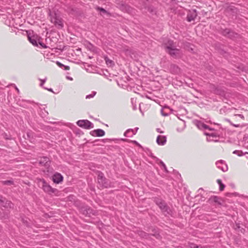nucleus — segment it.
<instances>
[{
  "instance_id": "f257e3e1",
  "label": "nucleus",
  "mask_w": 248,
  "mask_h": 248,
  "mask_svg": "<svg viewBox=\"0 0 248 248\" xmlns=\"http://www.w3.org/2000/svg\"><path fill=\"white\" fill-rule=\"evenodd\" d=\"M164 46L166 51L173 58L177 59L182 57V51L176 48L173 41L168 40L167 42H164Z\"/></svg>"
},
{
  "instance_id": "f03ea898",
  "label": "nucleus",
  "mask_w": 248,
  "mask_h": 248,
  "mask_svg": "<svg viewBox=\"0 0 248 248\" xmlns=\"http://www.w3.org/2000/svg\"><path fill=\"white\" fill-rule=\"evenodd\" d=\"M37 181L39 187L43 189L45 192L50 195L56 194L58 192L57 189L52 188L44 179L37 178Z\"/></svg>"
},
{
  "instance_id": "7ed1b4c3",
  "label": "nucleus",
  "mask_w": 248,
  "mask_h": 248,
  "mask_svg": "<svg viewBox=\"0 0 248 248\" xmlns=\"http://www.w3.org/2000/svg\"><path fill=\"white\" fill-rule=\"evenodd\" d=\"M165 216L171 214L172 211L166 202L161 199L155 198L154 200Z\"/></svg>"
},
{
  "instance_id": "20e7f679",
  "label": "nucleus",
  "mask_w": 248,
  "mask_h": 248,
  "mask_svg": "<svg viewBox=\"0 0 248 248\" xmlns=\"http://www.w3.org/2000/svg\"><path fill=\"white\" fill-rule=\"evenodd\" d=\"M97 181L98 184L102 187L107 188L110 186L108 180L104 176V174L101 171L98 172Z\"/></svg>"
},
{
  "instance_id": "39448f33",
  "label": "nucleus",
  "mask_w": 248,
  "mask_h": 248,
  "mask_svg": "<svg viewBox=\"0 0 248 248\" xmlns=\"http://www.w3.org/2000/svg\"><path fill=\"white\" fill-rule=\"evenodd\" d=\"M77 124L80 127L89 129L93 127V124L88 120H79L77 122Z\"/></svg>"
},
{
  "instance_id": "423d86ee",
  "label": "nucleus",
  "mask_w": 248,
  "mask_h": 248,
  "mask_svg": "<svg viewBox=\"0 0 248 248\" xmlns=\"http://www.w3.org/2000/svg\"><path fill=\"white\" fill-rule=\"evenodd\" d=\"M197 11L196 9L189 10L187 14V21L188 22L194 21L197 16Z\"/></svg>"
},
{
  "instance_id": "0eeeda50",
  "label": "nucleus",
  "mask_w": 248,
  "mask_h": 248,
  "mask_svg": "<svg viewBox=\"0 0 248 248\" xmlns=\"http://www.w3.org/2000/svg\"><path fill=\"white\" fill-rule=\"evenodd\" d=\"M39 163L42 166L48 168L50 166V160L46 156H43L40 158Z\"/></svg>"
},
{
  "instance_id": "6e6552de",
  "label": "nucleus",
  "mask_w": 248,
  "mask_h": 248,
  "mask_svg": "<svg viewBox=\"0 0 248 248\" xmlns=\"http://www.w3.org/2000/svg\"><path fill=\"white\" fill-rule=\"evenodd\" d=\"M216 165L218 169L221 170L224 172H225L228 170L227 165L222 160L217 161L216 162Z\"/></svg>"
},
{
  "instance_id": "1a4fd4ad",
  "label": "nucleus",
  "mask_w": 248,
  "mask_h": 248,
  "mask_svg": "<svg viewBox=\"0 0 248 248\" xmlns=\"http://www.w3.org/2000/svg\"><path fill=\"white\" fill-rule=\"evenodd\" d=\"M93 136L102 137L105 135V131L101 129H97L90 132Z\"/></svg>"
},
{
  "instance_id": "9d476101",
  "label": "nucleus",
  "mask_w": 248,
  "mask_h": 248,
  "mask_svg": "<svg viewBox=\"0 0 248 248\" xmlns=\"http://www.w3.org/2000/svg\"><path fill=\"white\" fill-rule=\"evenodd\" d=\"M225 12L227 14L233 15L237 13V9L233 6L230 5L226 8Z\"/></svg>"
},
{
  "instance_id": "9b49d317",
  "label": "nucleus",
  "mask_w": 248,
  "mask_h": 248,
  "mask_svg": "<svg viewBox=\"0 0 248 248\" xmlns=\"http://www.w3.org/2000/svg\"><path fill=\"white\" fill-rule=\"evenodd\" d=\"M63 180V176L59 173H56L53 176V181L54 183L59 184Z\"/></svg>"
},
{
  "instance_id": "f8f14e48",
  "label": "nucleus",
  "mask_w": 248,
  "mask_h": 248,
  "mask_svg": "<svg viewBox=\"0 0 248 248\" xmlns=\"http://www.w3.org/2000/svg\"><path fill=\"white\" fill-rule=\"evenodd\" d=\"M170 70L173 74H178L180 72V68L174 64H171L170 65Z\"/></svg>"
},
{
  "instance_id": "ddd939ff",
  "label": "nucleus",
  "mask_w": 248,
  "mask_h": 248,
  "mask_svg": "<svg viewBox=\"0 0 248 248\" xmlns=\"http://www.w3.org/2000/svg\"><path fill=\"white\" fill-rule=\"evenodd\" d=\"M156 142L158 145H164L166 142V137L163 136H158L156 139Z\"/></svg>"
},
{
  "instance_id": "4468645a",
  "label": "nucleus",
  "mask_w": 248,
  "mask_h": 248,
  "mask_svg": "<svg viewBox=\"0 0 248 248\" xmlns=\"http://www.w3.org/2000/svg\"><path fill=\"white\" fill-rule=\"evenodd\" d=\"M0 202L1 203V205L5 207H9L11 208L13 206L12 203L10 201H6L5 203L4 202V201L3 200V197L0 195Z\"/></svg>"
},
{
  "instance_id": "2eb2a0df",
  "label": "nucleus",
  "mask_w": 248,
  "mask_h": 248,
  "mask_svg": "<svg viewBox=\"0 0 248 248\" xmlns=\"http://www.w3.org/2000/svg\"><path fill=\"white\" fill-rule=\"evenodd\" d=\"M28 38L29 41L34 46H38V43L37 41V36L32 35L31 36L30 34H28Z\"/></svg>"
},
{
  "instance_id": "dca6fc26",
  "label": "nucleus",
  "mask_w": 248,
  "mask_h": 248,
  "mask_svg": "<svg viewBox=\"0 0 248 248\" xmlns=\"http://www.w3.org/2000/svg\"><path fill=\"white\" fill-rule=\"evenodd\" d=\"M82 211L83 214L85 215L86 216H90L91 214H94V213H93V210L88 207H83L82 208Z\"/></svg>"
},
{
  "instance_id": "f3484780",
  "label": "nucleus",
  "mask_w": 248,
  "mask_h": 248,
  "mask_svg": "<svg viewBox=\"0 0 248 248\" xmlns=\"http://www.w3.org/2000/svg\"><path fill=\"white\" fill-rule=\"evenodd\" d=\"M196 125L197 127L200 129H209L210 130H212V129L210 128L207 125L200 121H198L197 122Z\"/></svg>"
},
{
  "instance_id": "a211bd4d",
  "label": "nucleus",
  "mask_w": 248,
  "mask_h": 248,
  "mask_svg": "<svg viewBox=\"0 0 248 248\" xmlns=\"http://www.w3.org/2000/svg\"><path fill=\"white\" fill-rule=\"evenodd\" d=\"M136 132L132 129H128L124 133V136L127 137H132L135 135Z\"/></svg>"
},
{
  "instance_id": "6ab92c4d",
  "label": "nucleus",
  "mask_w": 248,
  "mask_h": 248,
  "mask_svg": "<svg viewBox=\"0 0 248 248\" xmlns=\"http://www.w3.org/2000/svg\"><path fill=\"white\" fill-rule=\"evenodd\" d=\"M239 35L234 31H231L230 33L228 34L227 37L231 39L234 40L235 39H236L239 37Z\"/></svg>"
},
{
  "instance_id": "aec40b11",
  "label": "nucleus",
  "mask_w": 248,
  "mask_h": 248,
  "mask_svg": "<svg viewBox=\"0 0 248 248\" xmlns=\"http://www.w3.org/2000/svg\"><path fill=\"white\" fill-rule=\"evenodd\" d=\"M54 23L56 25H57L59 28H62L63 27L62 22L61 19L55 18Z\"/></svg>"
},
{
  "instance_id": "412c9836",
  "label": "nucleus",
  "mask_w": 248,
  "mask_h": 248,
  "mask_svg": "<svg viewBox=\"0 0 248 248\" xmlns=\"http://www.w3.org/2000/svg\"><path fill=\"white\" fill-rule=\"evenodd\" d=\"M231 31L232 30H231L230 29L227 28L223 29L221 31V34L223 36L227 37L228 34L230 33Z\"/></svg>"
},
{
  "instance_id": "4be33fe9",
  "label": "nucleus",
  "mask_w": 248,
  "mask_h": 248,
  "mask_svg": "<svg viewBox=\"0 0 248 248\" xmlns=\"http://www.w3.org/2000/svg\"><path fill=\"white\" fill-rule=\"evenodd\" d=\"M105 60L106 64L108 65H109V66H112L114 64V62L113 61L109 59L108 57H105Z\"/></svg>"
},
{
  "instance_id": "5701e85b",
  "label": "nucleus",
  "mask_w": 248,
  "mask_h": 248,
  "mask_svg": "<svg viewBox=\"0 0 248 248\" xmlns=\"http://www.w3.org/2000/svg\"><path fill=\"white\" fill-rule=\"evenodd\" d=\"M217 183L219 186V190L220 191H223L225 187V185H224L222 183L221 180L218 179L217 180Z\"/></svg>"
},
{
  "instance_id": "b1692460",
  "label": "nucleus",
  "mask_w": 248,
  "mask_h": 248,
  "mask_svg": "<svg viewBox=\"0 0 248 248\" xmlns=\"http://www.w3.org/2000/svg\"><path fill=\"white\" fill-rule=\"evenodd\" d=\"M219 199V198L218 197H217L216 196H214L210 198V200L213 201L215 202L220 204V203L218 201Z\"/></svg>"
},
{
  "instance_id": "393cba45",
  "label": "nucleus",
  "mask_w": 248,
  "mask_h": 248,
  "mask_svg": "<svg viewBox=\"0 0 248 248\" xmlns=\"http://www.w3.org/2000/svg\"><path fill=\"white\" fill-rule=\"evenodd\" d=\"M96 9L97 10V11H100L101 12H102V13L103 14H108V12L107 11H106L105 9H104L103 8H102V7H97L96 8Z\"/></svg>"
},
{
  "instance_id": "a878e982",
  "label": "nucleus",
  "mask_w": 248,
  "mask_h": 248,
  "mask_svg": "<svg viewBox=\"0 0 248 248\" xmlns=\"http://www.w3.org/2000/svg\"><path fill=\"white\" fill-rule=\"evenodd\" d=\"M1 183L4 185H11L13 184V181L12 180L3 181Z\"/></svg>"
},
{
  "instance_id": "bb28decb",
  "label": "nucleus",
  "mask_w": 248,
  "mask_h": 248,
  "mask_svg": "<svg viewBox=\"0 0 248 248\" xmlns=\"http://www.w3.org/2000/svg\"><path fill=\"white\" fill-rule=\"evenodd\" d=\"M233 154H236V155H237L239 156H242L244 155L243 152H242V151H239V150H235V151H234L233 152Z\"/></svg>"
},
{
  "instance_id": "cd10ccee",
  "label": "nucleus",
  "mask_w": 248,
  "mask_h": 248,
  "mask_svg": "<svg viewBox=\"0 0 248 248\" xmlns=\"http://www.w3.org/2000/svg\"><path fill=\"white\" fill-rule=\"evenodd\" d=\"M139 235L141 237L145 238L146 237L147 234L143 231H139Z\"/></svg>"
},
{
  "instance_id": "c85d7f7f",
  "label": "nucleus",
  "mask_w": 248,
  "mask_h": 248,
  "mask_svg": "<svg viewBox=\"0 0 248 248\" xmlns=\"http://www.w3.org/2000/svg\"><path fill=\"white\" fill-rule=\"evenodd\" d=\"M149 153L148 154V155L151 156L152 158L154 159L155 160H159V159L157 158L156 156H154L153 154L151 152L150 150L149 151Z\"/></svg>"
},
{
  "instance_id": "c756f323",
  "label": "nucleus",
  "mask_w": 248,
  "mask_h": 248,
  "mask_svg": "<svg viewBox=\"0 0 248 248\" xmlns=\"http://www.w3.org/2000/svg\"><path fill=\"white\" fill-rule=\"evenodd\" d=\"M95 94H96V92H93L92 93L86 95V99H89V98H92V97H93L95 95Z\"/></svg>"
},
{
  "instance_id": "7c9ffc66",
  "label": "nucleus",
  "mask_w": 248,
  "mask_h": 248,
  "mask_svg": "<svg viewBox=\"0 0 248 248\" xmlns=\"http://www.w3.org/2000/svg\"><path fill=\"white\" fill-rule=\"evenodd\" d=\"M226 121L227 122H228L232 125L235 127H239L240 126V124H233L232 123V122L229 120V119H227Z\"/></svg>"
},
{
  "instance_id": "2f4dec72",
  "label": "nucleus",
  "mask_w": 248,
  "mask_h": 248,
  "mask_svg": "<svg viewBox=\"0 0 248 248\" xmlns=\"http://www.w3.org/2000/svg\"><path fill=\"white\" fill-rule=\"evenodd\" d=\"M46 79H47L46 78H45L44 79H39V80L41 81V83L40 85L41 87H43V85H44V83L46 81Z\"/></svg>"
},
{
  "instance_id": "473e14b6",
  "label": "nucleus",
  "mask_w": 248,
  "mask_h": 248,
  "mask_svg": "<svg viewBox=\"0 0 248 248\" xmlns=\"http://www.w3.org/2000/svg\"><path fill=\"white\" fill-rule=\"evenodd\" d=\"M27 136L28 139H31V138L33 137V133L32 132H27Z\"/></svg>"
},
{
  "instance_id": "72a5a7b5",
  "label": "nucleus",
  "mask_w": 248,
  "mask_h": 248,
  "mask_svg": "<svg viewBox=\"0 0 248 248\" xmlns=\"http://www.w3.org/2000/svg\"><path fill=\"white\" fill-rule=\"evenodd\" d=\"M56 64L61 68H62L63 66H64V65H63V64H62V63H61L60 62H59L58 61L56 62Z\"/></svg>"
},
{
  "instance_id": "f704fd0d",
  "label": "nucleus",
  "mask_w": 248,
  "mask_h": 248,
  "mask_svg": "<svg viewBox=\"0 0 248 248\" xmlns=\"http://www.w3.org/2000/svg\"><path fill=\"white\" fill-rule=\"evenodd\" d=\"M39 44L40 45V46H41L43 47V48H47V46L45 45L44 44V43H41V42H39Z\"/></svg>"
},
{
  "instance_id": "c9c22d12",
  "label": "nucleus",
  "mask_w": 248,
  "mask_h": 248,
  "mask_svg": "<svg viewBox=\"0 0 248 248\" xmlns=\"http://www.w3.org/2000/svg\"><path fill=\"white\" fill-rule=\"evenodd\" d=\"M155 161L156 162H158V161L159 162L158 163L159 164H160L162 167L164 166V165H165L162 161H161V160H160L159 159V160H155Z\"/></svg>"
},
{
  "instance_id": "e433bc0d",
  "label": "nucleus",
  "mask_w": 248,
  "mask_h": 248,
  "mask_svg": "<svg viewBox=\"0 0 248 248\" xmlns=\"http://www.w3.org/2000/svg\"><path fill=\"white\" fill-rule=\"evenodd\" d=\"M155 161L156 162H158V161L159 162L158 163L159 164H160L162 167L164 166V165H165L162 161H161V160H160L159 159V160H155Z\"/></svg>"
},
{
  "instance_id": "4c0bfd02",
  "label": "nucleus",
  "mask_w": 248,
  "mask_h": 248,
  "mask_svg": "<svg viewBox=\"0 0 248 248\" xmlns=\"http://www.w3.org/2000/svg\"><path fill=\"white\" fill-rule=\"evenodd\" d=\"M191 248H202V247L200 246H197L195 244H193V247H191Z\"/></svg>"
},
{
  "instance_id": "58836bf2",
  "label": "nucleus",
  "mask_w": 248,
  "mask_h": 248,
  "mask_svg": "<svg viewBox=\"0 0 248 248\" xmlns=\"http://www.w3.org/2000/svg\"><path fill=\"white\" fill-rule=\"evenodd\" d=\"M161 114L163 116H168V114L166 113H164V112H163V109H161Z\"/></svg>"
},
{
  "instance_id": "ea45409f",
  "label": "nucleus",
  "mask_w": 248,
  "mask_h": 248,
  "mask_svg": "<svg viewBox=\"0 0 248 248\" xmlns=\"http://www.w3.org/2000/svg\"><path fill=\"white\" fill-rule=\"evenodd\" d=\"M156 131L158 132V133H163V131H162L161 129L160 128H157L156 129Z\"/></svg>"
},
{
  "instance_id": "a19ab883",
  "label": "nucleus",
  "mask_w": 248,
  "mask_h": 248,
  "mask_svg": "<svg viewBox=\"0 0 248 248\" xmlns=\"http://www.w3.org/2000/svg\"><path fill=\"white\" fill-rule=\"evenodd\" d=\"M124 51L125 53H127V52H129V53H130V50L129 49H128V48H126H126H125V49H124Z\"/></svg>"
},
{
  "instance_id": "79ce46f5",
  "label": "nucleus",
  "mask_w": 248,
  "mask_h": 248,
  "mask_svg": "<svg viewBox=\"0 0 248 248\" xmlns=\"http://www.w3.org/2000/svg\"><path fill=\"white\" fill-rule=\"evenodd\" d=\"M63 67H64V70H68L70 69V67L68 66H65L64 65V66H63Z\"/></svg>"
},
{
  "instance_id": "37998d69",
  "label": "nucleus",
  "mask_w": 248,
  "mask_h": 248,
  "mask_svg": "<svg viewBox=\"0 0 248 248\" xmlns=\"http://www.w3.org/2000/svg\"><path fill=\"white\" fill-rule=\"evenodd\" d=\"M163 168L165 171L168 172L167 168V167H166L165 165H164V166L163 167Z\"/></svg>"
},
{
  "instance_id": "c03bdc74",
  "label": "nucleus",
  "mask_w": 248,
  "mask_h": 248,
  "mask_svg": "<svg viewBox=\"0 0 248 248\" xmlns=\"http://www.w3.org/2000/svg\"><path fill=\"white\" fill-rule=\"evenodd\" d=\"M44 89H46V90H48V91H49L50 92H53V90H52V89L51 88L48 89V88H46V87H44Z\"/></svg>"
},
{
  "instance_id": "a18cd8bd",
  "label": "nucleus",
  "mask_w": 248,
  "mask_h": 248,
  "mask_svg": "<svg viewBox=\"0 0 248 248\" xmlns=\"http://www.w3.org/2000/svg\"><path fill=\"white\" fill-rule=\"evenodd\" d=\"M238 115V116L240 117H241V118H242V119H244V116H243V115H242V114H238V115Z\"/></svg>"
},
{
  "instance_id": "49530a36",
  "label": "nucleus",
  "mask_w": 248,
  "mask_h": 248,
  "mask_svg": "<svg viewBox=\"0 0 248 248\" xmlns=\"http://www.w3.org/2000/svg\"><path fill=\"white\" fill-rule=\"evenodd\" d=\"M216 93H219V91H218V90H217V91L216 92Z\"/></svg>"
},
{
  "instance_id": "de8ad7c7",
  "label": "nucleus",
  "mask_w": 248,
  "mask_h": 248,
  "mask_svg": "<svg viewBox=\"0 0 248 248\" xmlns=\"http://www.w3.org/2000/svg\"><path fill=\"white\" fill-rule=\"evenodd\" d=\"M16 90H17V92L18 93L19 92V90L17 88H16Z\"/></svg>"
},
{
  "instance_id": "09e8293b",
  "label": "nucleus",
  "mask_w": 248,
  "mask_h": 248,
  "mask_svg": "<svg viewBox=\"0 0 248 248\" xmlns=\"http://www.w3.org/2000/svg\"><path fill=\"white\" fill-rule=\"evenodd\" d=\"M122 140H124V141H126V139H122Z\"/></svg>"
},
{
  "instance_id": "8fccbe9b",
  "label": "nucleus",
  "mask_w": 248,
  "mask_h": 248,
  "mask_svg": "<svg viewBox=\"0 0 248 248\" xmlns=\"http://www.w3.org/2000/svg\"><path fill=\"white\" fill-rule=\"evenodd\" d=\"M138 130V127H137V128H136V131H137Z\"/></svg>"
},
{
  "instance_id": "3c124183",
  "label": "nucleus",
  "mask_w": 248,
  "mask_h": 248,
  "mask_svg": "<svg viewBox=\"0 0 248 248\" xmlns=\"http://www.w3.org/2000/svg\"><path fill=\"white\" fill-rule=\"evenodd\" d=\"M68 78L70 79H72V78Z\"/></svg>"
},
{
  "instance_id": "603ef678",
  "label": "nucleus",
  "mask_w": 248,
  "mask_h": 248,
  "mask_svg": "<svg viewBox=\"0 0 248 248\" xmlns=\"http://www.w3.org/2000/svg\"><path fill=\"white\" fill-rule=\"evenodd\" d=\"M135 143H137V142L136 141H134Z\"/></svg>"
},
{
  "instance_id": "864d4df0",
  "label": "nucleus",
  "mask_w": 248,
  "mask_h": 248,
  "mask_svg": "<svg viewBox=\"0 0 248 248\" xmlns=\"http://www.w3.org/2000/svg\"><path fill=\"white\" fill-rule=\"evenodd\" d=\"M90 46H93L91 45V44H90Z\"/></svg>"
},
{
  "instance_id": "5fc2aeb1",
  "label": "nucleus",
  "mask_w": 248,
  "mask_h": 248,
  "mask_svg": "<svg viewBox=\"0 0 248 248\" xmlns=\"http://www.w3.org/2000/svg\"><path fill=\"white\" fill-rule=\"evenodd\" d=\"M201 190H202V188H200V189H199V190H201Z\"/></svg>"
},
{
  "instance_id": "6e6d98bb",
  "label": "nucleus",
  "mask_w": 248,
  "mask_h": 248,
  "mask_svg": "<svg viewBox=\"0 0 248 248\" xmlns=\"http://www.w3.org/2000/svg\"><path fill=\"white\" fill-rule=\"evenodd\" d=\"M133 99H131V102H133Z\"/></svg>"
}]
</instances>
